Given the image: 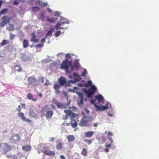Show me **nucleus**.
I'll return each mask as SVG.
<instances>
[{
  "mask_svg": "<svg viewBox=\"0 0 159 159\" xmlns=\"http://www.w3.org/2000/svg\"><path fill=\"white\" fill-rule=\"evenodd\" d=\"M69 91L75 93L78 95L79 93H80L79 92V89L77 88L74 87L73 89H70Z\"/></svg>",
  "mask_w": 159,
  "mask_h": 159,
  "instance_id": "nucleus-25",
  "label": "nucleus"
},
{
  "mask_svg": "<svg viewBox=\"0 0 159 159\" xmlns=\"http://www.w3.org/2000/svg\"><path fill=\"white\" fill-rule=\"evenodd\" d=\"M43 152L46 155L49 156H53L54 155V153L52 151H48L47 150H43Z\"/></svg>",
  "mask_w": 159,
  "mask_h": 159,
  "instance_id": "nucleus-22",
  "label": "nucleus"
},
{
  "mask_svg": "<svg viewBox=\"0 0 159 159\" xmlns=\"http://www.w3.org/2000/svg\"><path fill=\"white\" fill-rule=\"evenodd\" d=\"M98 126V123H94L93 125V126L95 127H97Z\"/></svg>",
  "mask_w": 159,
  "mask_h": 159,
  "instance_id": "nucleus-64",
  "label": "nucleus"
},
{
  "mask_svg": "<svg viewBox=\"0 0 159 159\" xmlns=\"http://www.w3.org/2000/svg\"><path fill=\"white\" fill-rule=\"evenodd\" d=\"M104 150L105 152H109V149L108 148H107L106 147L105 148Z\"/></svg>",
  "mask_w": 159,
  "mask_h": 159,
  "instance_id": "nucleus-60",
  "label": "nucleus"
},
{
  "mask_svg": "<svg viewBox=\"0 0 159 159\" xmlns=\"http://www.w3.org/2000/svg\"><path fill=\"white\" fill-rule=\"evenodd\" d=\"M27 97L29 99H32V95L31 93H28Z\"/></svg>",
  "mask_w": 159,
  "mask_h": 159,
  "instance_id": "nucleus-45",
  "label": "nucleus"
},
{
  "mask_svg": "<svg viewBox=\"0 0 159 159\" xmlns=\"http://www.w3.org/2000/svg\"><path fill=\"white\" fill-rule=\"evenodd\" d=\"M32 37L31 39V41L32 42H34L36 43L39 42V41L40 40L39 39H37L36 37V36L33 33L32 34Z\"/></svg>",
  "mask_w": 159,
  "mask_h": 159,
  "instance_id": "nucleus-16",
  "label": "nucleus"
},
{
  "mask_svg": "<svg viewBox=\"0 0 159 159\" xmlns=\"http://www.w3.org/2000/svg\"><path fill=\"white\" fill-rule=\"evenodd\" d=\"M61 13L58 11H55L54 13V15L56 16H60Z\"/></svg>",
  "mask_w": 159,
  "mask_h": 159,
  "instance_id": "nucleus-39",
  "label": "nucleus"
},
{
  "mask_svg": "<svg viewBox=\"0 0 159 159\" xmlns=\"http://www.w3.org/2000/svg\"><path fill=\"white\" fill-rule=\"evenodd\" d=\"M42 112L44 114L46 112L45 116L47 119H50L53 114V111H50L48 106H46L43 107L42 110Z\"/></svg>",
  "mask_w": 159,
  "mask_h": 159,
  "instance_id": "nucleus-5",
  "label": "nucleus"
},
{
  "mask_svg": "<svg viewBox=\"0 0 159 159\" xmlns=\"http://www.w3.org/2000/svg\"><path fill=\"white\" fill-rule=\"evenodd\" d=\"M81 154L84 156H86L87 154V150L85 148H84L81 152Z\"/></svg>",
  "mask_w": 159,
  "mask_h": 159,
  "instance_id": "nucleus-33",
  "label": "nucleus"
},
{
  "mask_svg": "<svg viewBox=\"0 0 159 159\" xmlns=\"http://www.w3.org/2000/svg\"><path fill=\"white\" fill-rule=\"evenodd\" d=\"M97 89V88L94 85H91L89 90H86L85 93L86 96L88 97H91L95 93Z\"/></svg>",
  "mask_w": 159,
  "mask_h": 159,
  "instance_id": "nucleus-6",
  "label": "nucleus"
},
{
  "mask_svg": "<svg viewBox=\"0 0 159 159\" xmlns=\"http://www.w3.org/2000/svg\"><path fill=\"white\" fill-rule=\"evenodd\" d=\"M55 104L57 106V107L59 108L65 109L66 108L67 105L66 104L59 102H55Z\"/></svg>",
  "mask_w": 159,
  "mask_h": 159,
  "instance_id": "nucleus-13",
  "label": "nucleus"
},
{
  "mask_svg": "<svg viewBox=\"0 0 159 159\" xmlns=\"http://www.w3.org/2000/svg\"><path fill=\"white\" fill-rule=\"evenodd\" d=\"M68 118V116L66 115H65V116L63 118V119L64 120H66Z\"/></svg>",
  "mask_w": 159,
  "mask_h": 159,
  "instance_id": "nucleus-58",
  "label": "nucleus"
},
{
  "mask_svg": "<svg viewBox=\"0 0 159 159\" xmlns=\"http://www.w3.org/2000/svg\"><path fill=\"white\" fill-rule=\"evenodd\" d=\"M69 77L70 79H71L68 81L69 83L70 84L75 83L80 81L81 78L80 76L76 73H74L73 74L70 73Z\"/></svg>",
  "mask_w": 159,
  "mask_h": 159,
  "instance_id": "nucleus-4",
  "label": "nucleus"
},
{
  "mask_svg": "<svg viewBox=\"0 0 159 159\" xmlns=\"http://www.w3.org/2000/svg\"><path fill=\"white\" fill-rule=\"evenodd\" d=\"M64 54L63 53H59L57 54V56L58 57H60L61 58L62 57H64Z\"/></svg>",
  "mask_w": 159,
  "mask_h": 159,
  "instance_id": "nucleus-43",
  "label": "nucleus"
},
{
  "mask_svg": "<svg viewBox=\"0 0 159 159\" xmlns=\"http://www.w3.org/2000/svg\"><path fill=\"white\" fill-rule=\"evenodd\" d=\"M40 8L38 7H32V10L33 11L36 12L39 11Z\"/></svg>",
  "mask_w": 159,
  "mask_h": 159,
  "instance_id": "nucleus-34",
  "label": "nucleus"
},
{
  "mask_svg": "<svg viewBox=\"0 0 159 159\" xmlns=\"http://www.w3.org/2000/svg\"><path fill=\"white\" fill-rule=\"evenodd\" d=\"M87 73V70L86 69H84V72L81 74V76L83 77H84Z\"/></svg>",
  "mask_w": 159,
  "mask_h": 159,
  "instance_id": "nucleus-41",
  "label": "nucleus"
},
{
  "mask_svg": "<svg viewBox=\"0 0 159 159\" xmlns=\"http://www.w3.org/2000/svg\"><path fill=\"white\" fill-rule=\"evenodd\" d=\"M79 63L78 60H76L75 62V65H77L78 66Z\"/></svg>",
  "mask_w": 159,
  "mask_h": 159,
  "instance_id": "nucleus-63",
  "label": "nucleus"
},
{
  "mask_svg": "<svg viewBox=\"0 0 159 159\" xmlns=\"http://www.w3.org/2000/svg\"><path fill=\"white\" fill-rule=\"evenodd\" d=\"M79 99L78 100V103L79 105L81 106L83 103V94L82 93H80L78 94Z\"/></svg>",
  "mask_w": 159,
  "mask_h": 159,
  "instance_id": "nucleus-11",
  "label": "nucleus"
},
{
  "mask_svg": "<svg viewBox=\"0 0 159 159\" xmlns=\"http://www.w3.org/2000/svg\"><path fill=\"white\" fill-rule=\"evenodd\" d=\"M6 157L8 158H13V156H12L10 155H7L6 156Z\"/></svg>",
  "mask_w": 159,
  "mask_h": 159,
  "instance_id": "nucleus-61",
  "label": "nucleus"
},
{
  "mask_svg": "<svg viewBox=\"0 0 159 159\" xmlns=\"http://www.w3.org/2000/svg\"><path fill=\"white\" fill-rule=\"evenodd\" d=\"M20 136L17 134H14L12 135L10 139V141L12 143L15 142L20 139Z\"/></svg>",
  "mask_w": 159,
  "mask_h": 159,
  "instance_id": "nucleus-9",
  "label": "nucleus"
},
{
  "mask_svg": "<svg viewBox=\"0 0 159 159\" xmlns=\"http://www.w3.org/2000/svg\"><path fill=\"white\" fill-rule=\"evenodd\" d=\"M107 135L110 136H113V134L111 132H108L107 133Z\"/></svg>",
  "mask_w": 159,
  "mask_h": 159,
  "instance_id": "nucleus-51",
  "label": "nucleus"
},
{
  "mask_svg": "<svg viewBox=\"0 0 159 159\" xmlns=\"http://www.w3.org/2000/svg\"><path fill=\"white\" fill-rule=\"evenodd\" d=\"M66 115L68 116H70L72 117H73L74 114L72 113L71 111L69 110H66L64 111Z\"/></svg>",
  "mask_w": 159,
  "mask_h": 159,
  "instance_id": "nucleus-26",
  "label": "nucleus"
},
{
  "mask_svg": "<svg viewBox=\"0 0 159 159\" xmlns=\"http://www.w3.org/2000/svg\"><path fill=\"white\" fill-rule=\"evenodd\" d=\"M29 43L27 40H24L23 43V46L24 48H26L28 46Z\"/></svg>",
  "mask_w": 159,
  "mask_h": 159,
  "instance_id": "nucleus-31",
  "label": "nucleus"
},
{
  "mask_svg": "<svg viewBox=\"0 0 159 159\" xmlns=\"http://www.w3.org/2000/svg\"><path fill=\"white\" fill-rule=\"evenodd\" d=\"M47 11L49 13H51L52 12V11L48 7H47Z\"/></svg>",
  "mask_w": 159,
  "mask_h": 159,
  "instance_id": "nucleus-49",
  "label": "nucleus"
},
{
  "mask_svg": "<svg viewBox=\"0 0 159 159\" xmlns=\"http://www.w3.org/2000/svg\"><path fill=\"white\" fill-rule=\"evenodd\" d=\"M71 125L73 128L75 127L77 125V122L74 119V118L72 117L71 120Z\"/></svg>",
  "mask_w": 159,
  "mask_h": 159,
  "instance_id": "nucleus-18",
  "label": "nucleus"
},
{
  "mask_svg": "<svg viewBox=\"0 0 159 159\" xmlns=\"http://www.w3.org/2000/svg\"><path fill=\"white\" fill-rule=\"evenodd\" d=\"M9 42L10 41L8 40H3L0 44V45L1 46H3L6 44H8Z\"/></svg>",
  "mask_w": 159,
  "mask_h": 159,
  "instance_id": "nucleus-27",
  "label": "nucleus"
},
{
  "mask_svg": "<svg viewBox=\"0 0 159 159\" xmlns=\"http://www.w3.org/2000/svg\"><path fill=\"white\" fill-rule=\"evenodd\" d=\"M28 80L30 84L33 85H36L37 83V80L34 77H29Z\"/></svg>",
  "mask_w": 159,
  "mask_h": 159,
  "instance_id": "nucleus-12",
  "label": "nucleus"
},
{
  "mask_svg": "<svg viewBox=\"0 0 159 159\" xmlns=\"http://www.w3.org/2000/svg\"><path fill=\"white\" fill-rule=\"evenodd\" d=\"M16 109L19 111L20 112L21 109L20 106V105H19Z\"/></svg>",
  "mask_w": 159,
  "mask_h": 159,
  "instance_id": "nucleus-52",
  "label": "nucleus"
},
{
  "mask_svg": "<svg viewBox=\"0 0 159 159\" xmlns=\"http://www.w3.org/2000/svg\"><path fill=\"white\" fill-rule=\"evenodd\" d=\"M35 3L36 4H39L41 6H46L48 5V3L47 2H43L40 0H38Z\"/></svg>",
  "mask_w": 159,
  "mask_h": 159,
  "instance_id": "nucleus-19",
  "label": "nucleus"
},
{
  "mask_svg": "<svg viewBox=\"0 0 159 159\" xmlns=\"http://www.w3.org/2000/svg\"><path fill=\"white\" fill-rule=\"evenodd\" d=\"M54 140V138L53 137H52L49 139V141L50 142H53Z\"/></svg>",
  "mask_w": 159,
  "mask_h": 159,
  "instance_id": "nucleus-55",
  "label": "nucleus"
},
{
  "mask_svg": "<svg viewBox=\"0 0 159 159\" xmlns=\"http://www.w3.org/2000/svg\"><path fill=\"white\" fill-rule=\"evenodd\" d=\"M45 12H42L39 17L42 20H43L45 17Z\"/></svg>",
  "mask_w": 159,
  "mask_h": 159,
  "instance_id": "nucleus-30",
  "label": "nucleus"
},
{
  "mask_svg": "<svg viewBox=\"0 0 159 159\" xmlns=\"http://www.w3.org/2000/svg\"><path fill=\"white\" fill-rule=\"evenodd\" d=\"M43 45L41 44H39L37 45H35V47L36 48H39L40 47H43Z\"/></svg>",
  "mask_w": 159,
  "mask_h": 159,
  "instance_id": "nucleus-47",
  "label": "nucleus"
},
{
  "mask_svg": "<svg viewBox=\"0 0 159 159\" xmlns=\"http://www.w3.org/2000/svg\"><path fill=\"white\" fill-rule=\"evenodd\" d=\"M15 35L14 34H11L10 35V38L12 40L14 39L15 37Z\"/></svg>",
  "mask_w": 159,
  "mask_h": 159,
  "instance_id": "nucleus-48",
  "label": "nucleus"
},
{
  "mask_svg": "<svg viewBox=\"0 0 159 159\" xmlns=\"http://www.w3.org/2000/svg\"><path fill=\"white\" fill-rule=\"evenodd\" d=\"M115 113V111L112 109L111 111H109L107 112V115L108 116L111 117H114L115 116L114 114Z\"/></svg>",
  "mask_w": 159,
  "mask_h": 159,
  "instance_id": "nucleus-20",
  "label": "nucleus"
},
{
  "mask_svg": "<svg viewBox=\"0 0 159 159\" xmlns=\"http://www.w3.org/2000/svg\"><path fill=\"white\" fill-rule=\"evenodd\" d=\"M60 19L61 20L57 23L55 26V29L57 30L67 28V27H66L64 26V25L66 23L67 24L69 23L68 20H66L63 17H61Z\"/></svg>",
  "mask_w": 159,
  "mask_h": 159,
  "instance_id": "nucleus-3",
  "label": "nucleus"
},
{
  "mask_svg": "<svg viewBox=\"0 0 159 159\" xmlns=\"http://www.w3.org/2000/svg\"><path fill=\"white\" fill-rule=\"evenodd\" d=\"M60 157L61 158V159H65V157L62 155H61L60 156Z\"/></svg>",
  "mask_w": 159,
  "mask_h": 159,
  "instance_id": "nucleus-62",
  "label": "nucleus"
},
{
  "mask_svg": "<svg viewBox=\"0 0 159 159\" xmlns=\"http://www.w3.org/2000/svg\"><path fill=\"white\" fill-rule=\"evenodd\" d=\"M22 148L24 151H29L31 150V147L29 145H27L23 146Z\"/></svg>",
  "mask_w": 159,
  "mask_h": 159,
  "instance_id": "nucleus-23",
  "label": "nucleus"
},
{
  "mask_svg": "<svg viewBox=\"0 0 159 159\" xmlns=\"http://www.w3.org/2000/svg\"><path fill=\"white\" fill-rule=\"evenodd\" d=\"M112 145V144H111L110 143V144L107 145L106 146V147L107 148H109L111 147V146Z\"/></svg>",
  "mask_w": 159,
  "mask_h": 159,
  "instance_id": "nucleus-56",
  "label": "nucleus"
},
{
  "mask_svg": "<svg viewBox=\"0 0 159 159\" xmlns=\"http://www.w3.org/2000/svg\"><path fill=\"white\" fill-rule=\"evenodd\" d=\"M59 83L61 86L64 85L65 84L66 86H70V83H69L68 81H66V79L65 78L61 77L59 80Z\"/></svg>",
  "mask_w": 159,
  "mask_h": 159,
  "instance_id": "nucleus-7",
  "label": "nucleus"
},
{
  "mask_svg": "<svg viewBox=\"0 0 159 159\" xmlns=\"http://www.w3.org/2000/svg\"><path fill=\"white\" fill-rule=\"evenodd\" d=\"M84 141L88 143V144H90L92 143V141L90 139H85L84 140Z\"/></svg>",
  "mask_w": 159,
  "mask_h": 159,
  "instance_id": "nucleus-44",
  "label": "nucleus"
},
{
  "mask_svg": "<svg viewBox=\"0 0 159 159\" xmlns=\"http://www.w3.org/2000/svg\"><path fill=\"white\" fill-rule=\"evenodd\" d=\"M7 29L9 30H13L14 29L13 25L11 24H9L7 25Z\"/></svg>",
  "mask_w": 159,
  "mask_h": 159,
  "instance_id": "nucleus-28",
  "label": "nucleus"
},
{
  "mask_svg": "<svg viewBox=\"0 0 159 159\" xmlns=\"http://www.w3.org/2000/svg\"><path fill=\"white\" fill-rule=\"evenodd\" d=\"M19 2L17 0H15L14 2V4L15 5H17L19 4Z\"/></svg>",
  "mask_w": 159,
  "mask_h": 159,
  "instance_id": "nucleus-57",
  "label": "nucleus"
},
{
  "mask_svg": "<svg viewBox=\"0 0 159 159\" xmlns=\"http://www.w3.org/2000/svg\"><path fill=\"white\" fill-rule=\"evenodd\" d=\"M68 141L70 142L73 141L75 139V137L73 135H69L67 137Z\"/></svg>",
  "mask_w": 159,
  "mask_h": 159,
  "instance_id": "nucleus-21",
  "label": "nucleus"
},
{
  "mask_svg": "<svg viewBox=\"0 0 159 159\" xmlns=\"http://www.w3.org/2000/svg\"><path fill=\"white\" fill-rule=\"evenodd\" d=\"M18 116L20 117L21 119L23 121L26 122H29L30 120L28 118H26L24 116V113L20 112L18 114Z\"/></svg>",
  "mask_w": 159,
  "mask_h": 159,
  "instance_id": "nucleus-10",
  "label": "nucleus"
},
{
  "mask_svg": "<svg viewBox=\"0 0 159 159\" xmlns=\"http://www.w3.org/2000/svg\"><path fill=\"white\" fill-rule=\"evenodd\" d=\"M60 88V85L58 84H55L54 86V88L55 89H59Z\"/></svg>",
  "mask_w": 159,
  "mask_h": 159,
  "instance_id": "nucleus-42",
  "label": "nucleus"
},
{
  "mask_svg": "<svg viewBox=\"0 0 159 159\" xmlns=\"http://www.w3.org/2000/svg\"><path fill=\"white\" fill-rule=\"evenodd\" d=\"M94 134V132L93 131H89L84 133V135L85 137L89 138L92 137Z\"/></svg>",
  "mask_w": 159,
  "mask_h": 159,
  "instance_id": "nucleus-17",
  "label": "nucleus"
},
{
  "mask_svg": "<svg viewBox=\"0 0 159 159\" xmlns=\"http://www.w3.org/2000/svg\"><path fill=\"white\" fill-rule=\"evenodd\" d=\"M4 148V151L5 152H7L10 150L11 147L7 143L2 144Z\"/></svg>",
  "mask_w": 159,
  "mask_h": 159,
  "instance_id": "nucleus-15",
  "label": "nucleus"
},
{
  "mask_svg": "<svg viewBox=\"0 0 159 159\" xmlns=\"http://www.w3.org/2000/svg\"><path fill=\"white\" fill-rule=\"evenodd\" d=\"M66 59L65 61H63L61 67V69H65L66 73L69 72L68 70L69 67H70L71 70L72 71H74L77 69L78 66L76 65H72L71 58L70 54H67L65 55Z\"/></svg>",
  "mask_w": 159,
  "mask_h": 159,
  "instance_id": "nucleus-2",
  "label": "nucleus"
},
{
  "mask_svg": "<svg viewBox=\"0 0 159 159\" xmlns=\"http://www.w3.org/2000/svg\"><path fill=\"white\" fill-rule=\"evenodd\" d=\"M92 84V82L91 80L89 81L87 83V86H91Z\"/></svg>",
  "mask_w": 159,
  "mask_h": 159,
  "instance_id": "nucleus-50",
  "label": "nucleus"
},
{
  "mask_svg": "<svg viewBox=\"0 0 159 159\" xmlns=\"http://www.w3.org/2000/svg\"><path fill=\"white\" fill-rule=\"evenodd\" d=\"M44 78L42 76H40L39 77V80L41 81L42 82H43L44 81Z\"/></svg>",
  "mask_w": 159,
  "mask_h": 159,
  "instance_id": "nucleus-46",
  "label": "nucleus"
},
{
  "mask_svg": "<svg viewBox=\"0 0 159 159\" xmlns=\"http://www.w3.org/2000/svg\"><path fill=\"white\" fill-rule=\"evenodd\" d=\"M29 115L30 117L33 118H36L37 117L36 114L33 111H30Z\"/></svg>",
  "mask_w": 159,
  "mask_h": 159,
  "instance_id": "nucleus-29",
  "label": "nucleus"
},
{
  "mask_svg": "<svg viewBox=\"0 0 159 159\" xmlns=\"http://www.w3.org/2000/svg\"><path fill=\"white\" fill-rule=\"evenodd\" d=\"M50 84V83L48 81V80H47L46 82L45 83V85L46 86H48Z\"/></svg>",
  "mask_w": 159,
  "mask_h": 159,
  "instance_id": "nucleus-59",
  "label": "nucleus"
},
{
  "mask_svg": "<svg viewBox=\"0 0 159 159\" xmlns=\"http://www.w3.org/2000/svg\"><path fill=\"white\" fill-rule=\"evenodd\" d=\"M7 9L6 8L0 11V16L7 13Z\"/></svg>",
  "mask_w": 159,
  "mask_h": 159,
  "instance_id": "nucleus-32",
  "label": "nucleus"
},
{
  "mask_svg": "<svg viewBox=\"0 0 159 159\" xmlns=\"http://www.w3.org/2000/svg\"><path fill=\"white\" fill-rule=\"evenodd\" d=\"M15 69L18 72L21 71L22 70V69L20 67L18 66H16L15 67Z\"/></svg>",
  "mask_w": 159,
  "mask_h": 159,
  "instance_id": "nucleus-37",
  "label": "nucleus"
},
{
  "mask_svg": "<svg viewBox=\"0 0 159 159\" xmlns=\"http://www.w3.org/2000/svg\"><path fill=\"white\" fill-rule=\"evenodd\" d=\"M45 37L44 38H43L41 39L40 42L42 43H45Z\"/></svg>",
  "mask_w": 159,
  "mask_h": 159,
  "instance_id": "nucleus-54",
  "label": "nucleus"
},
{
  "mask_svg": "<svg viewBox=\"0 0 159 159\" xmlns=\"http://www.w3.org/2000/svg\"><path fill=\"white\" fill-rule=\"evenodd\" d=\"M95 97V99L91 100V102L94 104L97 111H104L111 107L110 103L108 101H105L104 98L101 94L96 95Z\"/></svg>",
  "mask_w": 159,
  "mask_h": 159,
  "instance_id": "nucleus-1",
  "label": "nucleus"
},
{
  "mask_svg": "<svg viewBox=\"0 0 159 159\" xmlns=\"http://www.w3.org/2000/svg\"><path fill=\"white\" fill-rule=\"evenodd\" d=\"M22 58L23 60L25 61L30 60V58L27 57L25 55H24L22 57Z\"/></svg>",
  "mask_w": 159,
  "mask_h": 159,
  "instance_id": "nucleus-38",
  "label": "nucleus"
},
{
  "mask_svg": "<svg viewBox=\"0 0 159 159\" xmlns=\"http://www.w3.org/2000/svg\"><path fill=\"white\" fill-rule=\"evenodd\" d=\"M61 32L59 30L57 31L54 34L55 36L56 37H57L61 34Z\"/></svg>",
  "mask_w": 159,
  "mask_h": 159,
  "instance_id": "nucleus-36",
  "label": "nucleus"
},
{
  "mask_svg": "<svg viewBox=\"0 0 159 159\" xmlns=\"http://www.w3.org/2000/svg\"><path fill=\"white\" fill-rule=\"evenodd\" d=\"M1 21L2 22L0 23V26H3L9 22V19L8 17L5 16L2 18Z\"/></svg>",
  "mask_w": 159,
  "mask_h": 159,
  "instance_id": "nucleus-8",
  "label": "nucleus"
},
{
  "mask_svg": "<svg viewBox=\"0 0 159 159\" xmlns=\"http://www.w3.org/2000/svg\"><path fill=\"white\" fill-rule=\"evenodd\" d=\"M62 147V144L61 143H59L56 146V148L58 150L61 149Z\"/></svg>",
  "mask_w": 159,
  "mask_h": 159,
  "instance_id": "nucleus-35",
  "label": "nucleus"
},
{
  "mask_svg": "<svg viewBox=\"0 0 159 159\" xmlns=\"http://www.w3.org/2000/svg\"><path fill=\"white\" fill-rule=\"evenodd\" d=\"M52 30H50L47 33L46 37H51L52 34Z\"/></svg>",
  "mask_w": 159,
  "mask_h": 159,
  "instance_id": "nucleus-40",
  "label": "nucleus"
},
{
  "mask_svg": "<svg viewBox=\"0 0 159 159\" xmlns=\"http://www.w3.org/2000/svg\"><path fill=\"white\" fill-rule=\"evenodd\" d=\"M108 138L109 139V141L110 142V143L112 144V143H113L112 138H110L109 137H108Z\"/></svg>",
  "mask_w": 159,
  "mask_h": 159,
  "instance_id": "nucleus-53",
  "label": "nucleus"
},
{
  "mask_svg": "<svg viewBox=\"0 0 159 159\" xmlns=\"http://www.w3.org/2000/svg\"><path fill=\"white\" fill-rule=\"evenodd\" d=\"M57 20V18H48V17H47V20L50 23H53L56 20Z\"/></svg>",
  "mask_w": 159,
  "mask_h": 159,
  "instance_id": "nucleus-24",
  "label": "nucleus"
},
{
  "mask_svg": "<svg viewBox=\"0 0 159 159\" xmlns=\"http://www.w3.org/2000/svg\"><path fill=\"white\" fill-rule=\"evenodd\" d=\"M87 121L86 118L84 117L81 120L79 125L81 126H85L87 125Z\"/></svg>",
  "mask_w": 159,
  "mask_h": 159,
  "instance_id": "nucleus-14",
  "label": "nucleus"
}]
</instances>
